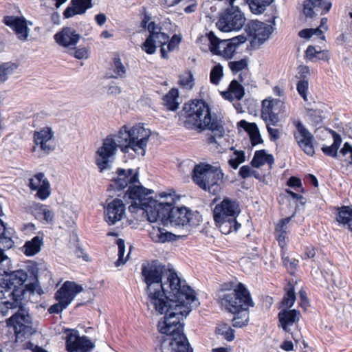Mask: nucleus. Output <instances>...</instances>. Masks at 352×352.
<instances>
[{
  "label": "nucleus",
  "instance_id": "13d9d810",
  "mask_svg": "<svg viewBox=\"0 0 352 352\" xmlns=\"http://www.w3.org/2000/svg\"><path fill=\"white\" fill-rule=\"evenodd\" d=\"M290 220H291V217H287V218L281 219L276 226L275 233L286 234L287 225L289 223Z\"/></svg>",
  "mask_w": 352,
  "mask_h": 352
},
{
  "label": "nucleus",
  "instance_id": "0e129e2a",
  "mask_svg": "<svg viewBox=\"0 0 352 352\" xmlns=\"http://www.w3.org/2000/svg\"><path fill=\"white\" fill-rule=\"evenodd\" d=\"M287 184L288 186L291 188H296V187H301L302 182L301 180L296 177H291L287 180Z\"/></svg>",
  "mask_w": 352,
  "mask_h": 352
},
{
  "label": "nucleus",
  "instance_id": "c85d7f7f",
  "mask_svg": "<svg viewBox=\"0 0 352 352\" xmlns=\"http://www.w3.org/2000/svg\"><path fill=\"white\" fill-rule=\"evenodd\" d=\"M236 219L221 217L220 219L214 218V220L221 233L228 234L232 232H237L241 227V224L236 221Z\"/></svg>",
  "mask_w": 352,
  "mask_h": 352
},
{
  "label": "nucleus",
  "instance_id": "9d476101",
  "mask_svg": "<svg viewBox=\"0 0 352 352\" xmlns=\"http://www.w3.org/2000/svg\"><path fill=\"white\" fill-rule=\"evenodd\" d=\"M118 148L112 137L107 136L104 140L96 153V164L101 172L110 168Z\"/></svg>",
  "mask_w": 352,
  "mask_h": 352
},
{
  "label": "nucleus",
  "instance_id": "c756f323",
  "mask_svg": "<svg viewBox=\"0 0 352 352\" xmlns=\"http://www.w3.org/2000/svg\"><path fill=\"white\" fill-rule=\"evenodd\" d=\"M151 239L155 243H165L173 241L175 235L161 227L153 226L149 232Z\"/></svg>",
  "mask_w": 352,
  "mask_h": 352
},
{
  "label": "nucleus",
  "instance_id": "4be33fe9",
  "mask_svg": "<svg viewBox=\"0 0 352 352\" xmlns=\"http://www.w3.org/2000/svg\"><path fill=\"white\" fill-rule=\"evenodd\" d=\"M53 136L54 133L52 129L44 127L40 131H34V142L45 154H49L54 149V147L50 144Z\"/></svg>",
  "mask_w": 352,
  "mask_h": 352
},
{
  "label": "nucleus",
  "instance_id": "a19ab883",
  "mask_svg": "<svg viewBox=\"0 0 352 352\" xmlns=\"http://www.w3.org/2000/svg\"><path fill=\"white\" fill-rule=\"evenodd\" d=\"M16 69L17 65L14 63H4L0 65V84L6 81Z\"/></svg>",
  "mask_w": 352,
  "mask_h": 352
},
{
  "label": "nucleus",
  "instance_id": "9b49d317",
  "mask_svg": "<svg viewBox=\"0 0 352 352\" xmlns=\"http://www.w3.org/2000/svg\"><path fill=\"white\" fill-rule=\"evenodd\" d=\"M274 16L270 21L271 24H267L257 20H252L245 25V32L250 37L257 40L258 43H263L269 38L274 31Z\"/></svg>",
  "mask_w": 352,
  "mask_h": 352
},
{
  "label": "nucleus",
  "instance_id": "f704fd0d",
  "mask_svg": "<svg viewBox=\"0 0 352 352\" xmlns=\"http://www.w3.org/2000/svg\"><path fill=\"white\" fill-rule=\"evenodd\" d=\"M336 220L339 223L347 225L352 231V205L339 208Z\"/></svg>",
  "mask_w": 352,
  "mask_h": 352
},
{
  "label": "nucleus",
  "instance_id": "49530a36",
  "mask_svg": "<svg viewBox=\"0 0 352 352\" xmlns=\"http://www.w3.org/2000/svg\"><path fill=\"white\" fill-rule=\"evenodd\" d=\"M113 73L115 74L113 77H114V78L124 77V76L126 74V68L124 66V65L122 63L121 59L119 57V56H116L113 58Z\"/></svg>",
  "mask_w": 352,
  "mask_h": 352
},
{
  "label": "nucleus",
  "instance_id": "b1692460",
  "mask_svg": "<svg viewBox=\"0 0 352 352\" xmlns=\"http://www.w3.org/2000/svg\"><path fill=\"white\" fill-rule=\"evenodd\" d=\"M216 168L215 166L207 164H199L194 166L192 175V181L201 188H206V181Z\"/></svg>",
  "mask_w": 352,
  "mask_h": 352
},
{
  "label": "nucleus",
  "instance_id": "052dcab7",
  "mask_svg": "<svg viewBox=\"0 0 352 352\" xmlns=\"http://www.w3.org/2000/svg\"><path fill=\"white\" fill-rule=\"evenodd\" d=\"M181 42V38L177 35L174 34L170 41H168L167 48L169 52L173 51Z\"/></svg>",
  "mask_w": 352,
  "mask_h": 352
},
{
  "label": "nucleus",
  "instance_id": "f03ea898",
  "mask_svg": "<svg viewBox=\"0 0 352 352\" xmlns=\"http://www.w3.org/2000/svg\"><path fill=\"white\" fill-rule=\"evenodd\" d=\"M28 276L23 270L6 272L0 285L4 289L0 290V311L2 316L8 314V309H16L23 304L25 292L39 295L43 291L39 285L37 273L32 271L30 277V282L23 287Z\"/></svg>",
  "mask_w": 352,
  "mask_h": 352
},
{
  "label": "nucleus",
  "instance_id": "a18cd8bd",
  "mask_svg": "<svg viewBox=\"0 0 352 352\" xmlns=\"http://www.w3.org/2000/svg\"><path fill=\"white\" fill-rule=\"evenodd\" d=\"M296 300V294L293 287L290 286L287 289L286 294L281 301L282 307H285V309H289L292 307Z\"/></svg>",
  "mask_w": 352,
  "mask_h": 352
},
{
  "label": "nucleus",
  "instance_id": "6ab92c4d",
  "mask_svg": "<svg viewBox=\"0 0 352 352\" xmlns=\"http://www.w3.org/2000/svg\"><path fill=\"white\" fill-rule=\"evenodd\" d=\"M125 206L122 201L115 199L107 204L104 208V218L106 222L109 225H114L120 221L125 214Z\"/></svg>",
  "mask_w": 352,
  "mask_h": 352
},
{
  "label": "nucleus",
  "instance_id": "2f4dec72",
  "mask_svg": "<svg viewBox=\"0 0 352 352\" xmlns=\"http://www.w3.org/2000/svg\"><path fill=\"white\" fill-rule=\"evenodd\" d=\"M245 38L243 36H236L231 39H228L225 50H222L221 55L226 59L232 58L234 52L240 44L245 43Z\"/></svg>",
  "mask_w": 352,
  "mask_h": 352
},
{
  "label": "nucleus",
  "instance_id": "0eeeda50",
  "mask_svg": "<svg viewBox=\"0 0 352 352\" xmlns=\"http://www.w3.org/2000/svg\"><path fill=\"white\" fill-rule=\"evenodd\" d=\"M133 184L129 186L124 193V198L131 201V204L129 207L131 212L136 209L143 210L150 222H155L157 217L155 213L160 202L153 199L150 195L153 192L152 190L144 188L143 186Z\"/></svg>",
  "mask_w": 352,
  "mask_h": 352
},
{
  "label": "nucleus",
  "instance_id": "dca6fc26",
  "mask_svg": "<svg viewBox=\"0 0 352 352\" xmlns=\"http://www.w3.org/2000/svg\"><path fill=\"white\" fill-rule=\"evenodd\" d=\"M82 289V286L74 282L66 281L55 293V299L68 307Z\"/></svg>",
  "mask_w": 352,
  "mask_h": 352
},
{
  "label": "nucleus",
  "instance_id": "09e8293b",
  "mask_svg": "<svg viewBox=\"0 0 352 352\" xmlns=\"http://www.w3.org/2000/svg\"><path fill=\"white\" fill-rule=\"evenodd\" d=\"M193 76L190 72H187L179 76V84L185 89H191L193 87Z\"/></svg>",
  "mask_w": 352,
  "mask_h": 352
},
{
  "label": "nucleus",
  "instance_id": "f8f14e48",
  "mask_svg": "<svg viewBox=\"0 0 352 352\" xmlns=\"http://www.w3.org/2000/svg\"><path fill=\"white\" fill-rule=\"evenodd\" d=\"M294 124L296 129V131L294 133V139L307 155L312 156L315 153L313 146L314 135L300 120L294 121Z\"/></svg>",
  "mask_w": 352,
  "mask_h": 352
},
{
  "label": "nucleus",
  "instance_id": "c9c22d12",
  "mask_svg": "<svg viewBox=\"0 0 352 352\" xmlns=\"http://www.w3.org/2000/svg\"><path fill=\"white\" fill-rule=\"evenodd\" d=\"M272 155L267 154L265 150L256 151L251 161L253 167L259 168L265 164L272 165L274 163Z\"/></svg>",
  "mask_w": 352,
  "mask_h": 352
},
{
  "label": "nucleus",
  "instance_id": "393cba45",
  "mask_svg": "<svg viewBox=\"0 0 352 352\" xmlns=\"http://www.w3.org/2000/svg\"><path fill=\"white\" fill-rule=\"evenodd\" d=\"M92 7V0H71L63 14L65 19H69L75 15L83 14Z\"/></svg>",
  "mask_w": 352,
  "mask_h": 352
},
{
  "label": "nucleus",
  "instance_id": "7c9ffc66",
  "mask_svg": "<svg viewBox=\"0 0 352 352\" xmlns=\"http://www.w3.org/2000/svg\"><path fill=\"white\" fill-rule=\"evenodd\" d=\"M43 244V238L39 236H34L27 241L23 246V252L27 256H32L38 253Z\"/></svg>",
  "mask_w": 352,
  "mask_h": 352
},
{
  "label": "nucleus",
  "instance_id": "680f3d73",
  "mask_svg": "<svg viewBox=\"0 0 352 352\" xmlns=\"http://www.w3.org/2000/svg\"><path fill=\"white\" fill-rule=\"evenodd\" d=\"M267 130L272 141H276L280 138V132L277 129H274L270 125H267Z\"/></svg>",
  "mask_w": 352,
  "mask_h": 352
},
{
  "label": "nucleus",
  "instance_id": "f257e3e1",
  "mask_svg": "<svg viewBox=\"0 0 352 352\" xmlns=\"http://www.w3.org/2000/svg\"><path fill=\"white\" fill-rule=\"evenodd\" d=\"M142 275L147 285L148 305L160 314H165L158 322L157 329L165 335L156 352H192L184 333V320L197 305L194 291L177 273L158 261L142 267Z\"/></svg>",
  "mask_w": 352,
  "mask_h": 352
},
{
  "label": "nucleus",
  "instance_id": "cd10ccee",
  "mask_svg": "<svg viewBox=\"0 0 352 352\" xmlns=\"http://www.w3.org/2000/svg\"><path fill=\"white\" fill-rule=\"evenodd\" d=\"M244 94L245 90L243 87L237 80H233L231 81L228 91L222 93V96L230 101H232L234 99L240 100Z\"/></svg>",
  "mask_w": 352,
  "mask_h": 352
},
{
  "label": "nucleus",
  "instance_id": "79ce46f5",
  "mask_svg": "<svg viewBox=\"0 0 352 352\" xmlns=\"http://www.w3.org/2000/svg\"><path fill=\"white\" fill-rule=\"evenodd\" d=\"M152 35L153 36V39L155 40L156 45L161 46L160 52L162 57L164 58H168V54L167 52L165 50L164 45L166 44L169 39L168 35L166 33L162 32L161 30L157 34Z\"/></svg>",
  "mask_w": 352,
  "mask_h": 352
},
{
  "label": "nucleus",
  "instance_id": "a211bd4d",
  "mask_svg": "<svg viewBox=\"0 0 352 352\" xmlns=\"http://www.w3.org/2000/svg\"><path fill=\"white\" fill-rule=\"evenodd\" d=\"M239 213L240 209L238 203L229 198H225L214 207L213 216L214 218L217 219L224 217V219H234V218L237 217Z\"/></svg>",
  "mask_w": 352,
  "mask_h": 352
},
{
  "label": "nucleus",
  "instance_id": "72a5a7b5",
  "mask_svg": "<svg viewBox=\"0 0 352 352\" xmlns=\"http://www.w3.org/2000/svg\"><path fill=\"white\" fill-rule=\"evenodd\" d=\"M239 126L249 131L251 144L253 146L263 142L257 126L254 123H248L244 120L239 122Z\"/></svg>",
  "mask_w": 352,
  "mask_h": 352
},
{
  "label": "nucleus",
  "instance_id": "aec40b11",
  "mask_svg": "<svg viewBox=\"0 0 352 352\" xmlns=\"http://www.w3.org/2000/svg\"><path fill=\"white\" fill-rule=\"evenodd\" d=\"M331 0H305L303 4V13L307 17L323 15L331 8Z\"/></svg>",
  "mask_w": 352,
  "mask_h": 352
},
{
  "label": "nucleus",
  "instance_id": "774afa93",
  "mask_svg": "<svg viewBox=\"0 0 352 352\" xmlns=\"http://www.w3.org/2000/svg\"><path fill=\"white\" fill-rule=\"evenodd\" d=\"M146 29L149 32V35L157 34L161 30V28L153 21L148 23Z\"/></svg>",
  "mask_w": 352,
  "mask_h": 352
},
{
  "label": "nucleus",
  "instance_id": "5fc2aeb1",
  "mask_svg": "<svg viewBox=\"0 0 352 352\" xmlns=\"http://www.w3.org/2000/svg\"><path fill=\"white\" fill-rule=\"evenodd\" d=\"M73 56L79 60L87 59L89 56V51L87 47L78 48L73 52Z\"/></svg>",
  "mask_w": 352,
  "mask_h": 352
},
{
  "label": "nucleus",
  "instance_id": "ea45409f",
  "mask_svg": "<svg viewBox=\"0 0 352 352\" xmlns=\"http://www.w3.org/2000/svg\"><path fill=\"white\" fill-rule=\"evenodd\" d=\"M274 0H247L251 12L255 14L263 13Z\"/></svg>",
  "mask_w": 352,
  "mask_h": 352
},
{
  "label": "nucleus",
  "instance_id": "58836bf2",
  "mask_svg": "<svg viewBox=\"0 0 352 352\" xmlns=\"http://www.w3.org/2000/svg\"><path fill=\"white\" fill-rule=\"evenodd\" d=\"M179 91L177 89H171L169 92L164 96V105L168 110L175 111L179 107L177 102Z\"/></svg>",
  "mask_w": 352,
  "mask_h": 352
},
{
  "label": "nucleus",
  "instance_id": "864d4df0",
  "mask_svg": "<svg viewBox=\"0 0 352 352\" xmlns=\"http://www.w3.org/2000/svg\"><path fill=\"white\" fill-rule=\"evenodd\" d=\"M321 54V51L316 50V49L311 45L309 46L305 52L306 57L311 61H314L316 58L320 59Z\"/></svg>",
  "mask_w": 352,
  "mask_h": 352
},
{
  "label": "nucleus",
  "instance_id": "2eb2a0df",
  "mask_svg": "<svg viewBox=\"0 0 352 352\" xmlns=\"http://www.w3.org/2000/svg\"><path fill=\"white\" fill-rule=\"evenodd\" d=\"M94 343L85 336H79L77 331L71 332L66 339V348L69 352H89Z\"/></svg>",
  "mask_w": 352,
  "mask_h": 352
},
{
  "label": "nucleus",
  "instance_id": "20e7f679",
  "mask_svg": "<svg viewBox=\"0 0 352 352\" xmlns=\"http://www.w3.org/2000/svg\"><path fill=\"white\" fill-rule=\"evenodd\" d=\"M222 306L235 316L232 319V325L241 328L249 321V308L254 306V302L248 289L243 283H238L233 290L223 294L221 297Z\"/></svg>",
  "mask_w": 352,
  "mask_h": 352
},
{
  "label": "nucleus",
  "instance_id": "412c9836",
  "mask_svg": "<svg viewBox=\"0 0 352 352\" xmlns=\"http://www.w3.org/2000/svg\"><path fill=\"white\" fill-rule=\"evenodd\" d=\"M80 38L81 36L77 34L75 30L69 27L63 28L54 36V40L59 45L69 48L75 47Z\"/></svg>",
  "mask_w": 352,
  "mask_h": 352
},
{
  "label": "nucleus",
  "instance_id": "1a4fd4ad",
  "mask_svg": "<svg viewBox=\"0 0 352 352\" xmlns=\"http://www.w3.org/2000/svg\"><path fill=\"white\" fill-rule=\"evenodd\" d=\"M228 8L222 14L217 23L219 30L228 32L232 30H239L244 25L245 18L238 7Z\"/></svg>",
  "mask_w": 352,
  "mask_h": 352
},
{
  "label": "nucleus",
  "instance_id": "ddd939ff",
  "mask_svg": "<svg viewBox=\"0 0 352 352\" xmlns=\"http://www.w3.org/2000/svg\"><path fill=\"white\" fill-rule=\"evenodd\" d=\"M136 183H139L138 171L118 169V175L111 181L109 188V190L119 192L126 188H129V186Z\"/></svg>",
  "mask_w": 352,
  "mask_h": 352
},
{
  "label": "nucleus",
  "instance_id": "de8ad7c7",
  "mask_svg": "<svg viewBox=\"0 0 352 352\" xmlns=\"http://www.w3.org/2000/svg\"><path fill=\"white\" fill-rule=\"evenodd\" d=\"M116 244L118 245V258L116 261L115 264L117 267L120 266V265L124 264L127 260V258L129 257V254H127L125 258H124V254L125 253V243L124 241L122 239H118L116 241Z\"/></svg>",
  "mask_w": 352,
  "mask_h": 352
},
{
  "label": "nucleus",
  "instance_id": "c03bdc74",
  "mask_svg": "<svg viewBox=\"0 0 352 352\" xmlns=\"http://www.w3.org/2000/svg\"><path fill=\"white\" fill-rule=\"evenodd\" d=\"M216 333L221 335L228 342L234 339V331L226 324H222L217 327Z\"/></svg>",
  "mask_w": 352,
  "mask_h": 352
},
{
  "label": "nucleus",
  "instance_id": "4d7b16f0",
  "mask_svg": "<svg viewBox=\"0 0 352 352\" xmlns=\"http://www.w3.org/2000/svg\"><path fill=\"white\" fill-rule=\"evenodd\" d=\"M340 153L346 157V160L349 164H352V146L349 144L347 142L344 144L340 150Z\"/></svg>",
  "mask_w": 352,
  "mask_h": 352
},
{
  "label": "nucleus",
  "instance_id": "5701e85b",
  "mask_svg": "<svg viewBox=\"0 0 352 352\" xmlns=\"http://www.w3.org/2000/svg\"><path fill=\"white\" fill-rule=\"evenodd\" d=\"M280 101L277 100H264L262 102L261 118L266 125L276 126L279 121L278 112L274 105Z\"/></svg>",
  "mask_w": 352,
  "mask_h": 352
},
{
  "label": "nucleus",
  "instance_id": "4468645a",
  "mask_svg": "<svg viewBox=\"0 0 352 352\" xmlns=\"http://www.w3.org/2000/svg\"><path fill=\"white\" fill-rule=\"evenodd\" d=\"M3 22L14 32L18 39L23 41L28 39L30 34L28 25H32V22L27 21L23 16H6Z\"/></svg>",
  "mask_w": 352,
  "mask_h": 352
},
{
  "label": "nucleus",
  "instance_id": "a878e982",
  "mask_svg": "<svg viewBox=\"0 0 352 352\" xmlns=\"http://www.w3.org/2000/svg\"><path fill=\"white\" fill-rule=\"evenodd\" d=\"M223 173L219 167H216L214 171L208 175L206 181V188H202L205 191H208L213 195H218L221 189V185L223 182Z\"/></svg>",
  "mask_w": 352,
  "mask_h": 352
},
{
  "label": "nucleus",
  "instance_id": "3c124183",
  "mask_svg": "<svg viewBox=\"0 0 352 352\" xmlns=\"http://www.w3.org/2000/svg\"><path fill=\"white\" fill-rule=\"evenodd\" d=\"M229 67L234 74H236L248 67L247 61L241 59L237 61H231L228 63Z\"/></svg>",
  "mask_w": 352,
  "mask_h": 352
},
{
  "label": "nucleus",
  "instance_id": "8fccbe9b",
  "mask_svg": "<svg viewBox=\"0 0 352 352\" xmlns=\"http://www.w3.org/2000/svg\"><path fill=\"white\" fill-rule=\"evenodd\" d=\"M142 48L148 54H153L155 52L157 45L153 35H149L146 38L142 44Z\"/></svg>",
  "mask_w": 352,
  "mask_h": 352
},
{
  "label": "nucleus",
  "instance_id": "6e6d98bb",
  "mask_svg": "<svg viewBox=\"0 0 352 352\" xmlns=\"http://www.w3.org/2000/svg\"><path fill=\"white\" fill-rule=\"evenodd\" d=\"M39 214L42 216L43 220L47 223L52 222L54 216V212L52 210L47 209L45 206H41Z\"/></svg>",
  "mask_w": 352,
  "mask_h": 352
},
{
  "label": "nucleus",
  "instance_id": "69168bd1",
  "mask_svg": "<svg viewBox=\"0 0 352 352\" xmlns=\"http://www.w3.org/2000/svg\"><path fill=\"white\" fill-rule=\"evenodd\" d=\"M251 168L250 166L245 165L240 168L239 174L243 179H246L251 176Z\"/></svg>",
  "mask_w": 352,
  "mask_h": 352
},
{
  "label": "nucleus",
  "instance_id": "39448f33",
  "mask_svg": "<svg viewBox=\"0 0 352 352\" xmlns=\"http://www.w3.org/2000/svg\"><path fill=\"white\" fill-rule=\"evenodd\" d=\"M151 131L141 124H137L129 129L123 126L117 134L110 135L116 146L124 153L129 149L133 150L138 155L144 156L146 153L147 142Z\"/></svg>",
  "mask_w": 352,
  "mask_h": 352
},
{
  "label": "nucleus",
  "instance_id": "338daca9",
  "mask_svg": "<svg viewBox=\"0 0 352 352\" xmlns=\"http://www.w3.org/2000/svg\"><path fill=\"white\" fill-rule=\"evenodd\" d=\"M160 5L164 8H170L177 5L182 0H158Z\"/></svg>",
  "mask_w": 352,
  "mask_h": 352
},
{
  "label": "nucleus",
  "instance_id": "6e6552de",
  "mask_svg": "<svg viewBox=\"0 0 352 352\" xmlns=\"http://www.w3.org/2000/svg\"><path fill=\"white\" fill-rule=\"evenodd\" d=\"M16 308H19L18 311L9 318V322L12 324L14 331L16 332V336L20 338V341L22 342L30 338L36 331L30 316L23 308V304Z\"/></svg>",
  "mask_w": 352,
  "mask_h": 352
},
{
  "label": "nucleus",
  "instance_id": "37998d69",
  "mask_svg": "<svg viewBox=\"0 0 352 352\" xmlns=\"http://www.w3.org/2000/svg\"><path fill=\"white\" fill-rule=\"evenodd\" d=\"M223 76V66L217 63L210 70V81L214 85H218Z\"/></svg>",
  "mask_w": 352,
  "mask_h": 352
},
{
  "label": "nucleus",
  "instance_id": "423d86ee",
  "mask_svg": "<svg viewBox=\"0 0 352 352\" xmlns=\"http://www.w3.org/2000/svg\"><path fill=\"white\" fill-rule=\"evenodd\" d=\"M171 201H162L155 213L157 217L155 222L160 221L163 225L169 223L172 226L191 227L199 225L201 216L199 212H193L186 207H173V199L170 197Z\"/></svg>",
  "mask_w": 352,
  "mask_h": 352
},
{
  "label": "nucleus",
  "instance_id": "7ed1b4c3",
  "mask_svg": "<svg viewBox=\"0 0 352 352\" xmlns=\"http://www.w3.org/2000/svg\"><path fill=\"white\" fill-rule=\"evenodd\" d=\"M184 126L190 130L204 131L210 130L218 137H223L225 129L223 121L216 115H212L210 108L203 100H197L189 105L185 104Z\"/></svg>",
  "mask_w": 352,
  "mask_h": 352
},
{
  "label": "nucleus",
  "instance_id": "603ef678",
  "mask_svg": "<svg viewBox=\"0 0 352 352\" xmlns=\"http://www.w3.org/2000/svg\"><path fill=\"white\" fill-rule=\"evenodd\" d=\"M309 83L308 81L305 79H302L298 81L297 83V91L299 95L303 98L305 101H307V90H308Z\"/></svg>",
  "mask_w": 352,
  "mask_h": 352
},
{
  "label": "nucleus",
  "instance_id": "bb28decb",
  "mask_svg": "<svg viewBox=\"0 0 352 352\" xmlns=\"http://www.w3.org/2000/svg\"><path fill=\"white\" fill-rule=\"evenodd\" d=\"M300 317V312L296 309H283L278 314L280 326L286 332L289 331V327L299 321Z\"/></svg>",
  "mask_w": 352,
  "mask_h": 352
},
{
  "label": "nucleus",
  "instance_id": "4c0bfd02",
  "mask_svg": "<svg viewBox=\"0 0 352 352\" xmlns=\"http://www.w3.org/2000/svg\"><path fill=\"white\" fill-rule=\"evenodd\" d=\"M333 138V143L331 146L323 145L322 147V152L328 156L336 157L337 156L338 150L341 144L342 139L339 134L333 130H330Z\"/></svg>",
  "mask_w": 352,
  "mask_h": 352
},
{
  "label": "nucleus",
  "instance_id": "e2e57ef3",
  "mask_svg": "<svg viewBox=\"0 0 352 352\" xmlns=\"http://www.w3.org/2000/svg\"><path fill=\"white\" fill-rule=\"evenodd\" d=\"M283 263L285 266L289 267L291 269H296L298 265V261L296 259L290 260L288 256H285L284 254L282 255Z\"/></svg>",
  "mask_w": 352,
  "mask_h": 352
},
{
  "label": "nucleus",
  "instance_id": "e433bc0d",
  "mask_svg": "<svg viewBox=\"0 0 352 352\" xmlns=\"http://www.w3.org/2000/svg\"><path fill=\"white\" fill-rule=\"evenodd\" d=\"M2 341L5 344H14L20 341V338L16 336V331H14L12 324L9 322V318L6 320V324L3 327L1 330Z\"/></svg>",
  "mask_w": 352,
  "mask_h": 352
},
{
  "label": "nucleus",
  "instance_id": "f3484780",
  "mask_svg": "<svg viewBox=\"0 0 352 352\" xmlns=\"http://www.w3.org/2000/svg\"><path fill=\"white\" fill-rule=\"evenodd\" d=\"M28 186L32 191H36V197L41 200H45L50 194V184L44 173H38L29 179Z\"/></svg>",
  "mask_w": 352,
  "mask_h": 352
},
{
  "label": "nucleus",
  "instance_id": "473e14b6",
  "mask_svg": "<svg viewBox=\"0 0 352 352\" xmlns=\"http://www.w3.org/2000/svg\"><path fill=\"white\" fill-rule=\"evenodd\" d=\"M206 36L209 41V48L213 54L221 55L222 50H225L228 39L221 40L212 31L207 33Z\"/></svg>",
  "mask_w": 352,
  "mask_h": 352
},
{
  "label": "nucleus",
  "instance_id": "bf43d9fd",
  "mask_svg": "<svg viewBox=\"0 0 352 352\" xmlns=\"http://www.w3.org/2000/svg\"><path fill=\"white\" fill-rule=\"evenodd\" d=\"M67 307L65 305L63 302H58L51 305L48 309V312L50 314H60L64 309H65Z\"/></svg>",
  "mask_w": 352,
  "mask_h": 352
}]
</instances>
